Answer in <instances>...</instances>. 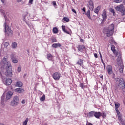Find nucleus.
Listing matches in <instances>:
<instances>
[{"label": "nucleus", "mask_w": 125, "mask_h": 125, "mask_svg": "<svg viewBox=\"0 0 125 125\" xmlns=\"http://www.w3.org/2000/svg\"><path fill=\"white\" fill-rule=\"evenodd\" d=\"M52 42H57V40H56V39L54 38L53 39H52Z\"/></svg>", "instance_id": "obj_45"}, {"label": "nucleus", "mask_w": 125, "mask_h": 125, "mask_svg": "<svg viewBox=\"0 0 125 125\" xmlns=\"http://www.w3.org/2000/svg\"><path fill=\"white\" fill-rule=\"evenodd\" d=\"M86 125H94L92 124L91 123L87 122V123H86Z\"/></svg>", "instance_id": "obj_51"}, {"label": "nucleus", "mask_w": 125, "mask_h": 125, "mask_svg": "<svg viewBox=\"0 0 125 125\" xmlns=\"http://www.w3.org/2000/svg\"><path fill=\"white\" fill-rule=\"evenodd\" d=\"M106 70L108 75H112V74H113V67H112V66L110 65H107L106 67Z\"/></svg>", "instance_id": "obj_14"}, {"label": "nucleus", "mask_w": 125, "mask_h": 125, "mask_svg": "<svg viewBox=\"0 0 125 125\" xmlns=\"http://www.w3.org/2000/svg\"><path fill=\"white\" fill-rule=\"evenodd\" d=\"M33 0H29V3H30V4H33Z\"/></svg>", "instance_id": "obj_50"}, {"label": "nucleus", "mask_w": 125, "mask_h": 125, "mask_svg": "<svg viewBox=\"0 0 125 125\" xmlns=\"http://www.w3.org/2000/svg\"><path fill=\"white\" fill-rule=\"evenodd\" d=\"M21 103H22V104H25V103H26V100H22L21 101Z\"/></svg>", "instance_id": "obj_49"}, {"label": "nucleus", "mask_w": 125, "mask_h": 125, "mask_svg": "<svg viewBox=\"0 0 125 125\" xmlns=\"http://www.w3.org/2000/svg\"><path fill=\"white\" fill-rule=\"evenodd\" d=\"M0 125H4V124H0Z\"/></svg>", "instance_id": "obj_59"}, {"label": "nucleus", "mask_w": 125, "mask_h": 125, "mask_svg": "<svg viewBox=\"0 0 125 125\" xmlns=\"http://www.w3.org/2000/svg\"><path fill=\"white\" fill-rule=\"evenodd\" d=\"M119 82L118 85L116 87V89L115 90V93L116 95H125V83L123 78H117V80Z\"/></svg>", "instance_id": "obj_1"}, {"label": "nucleus", "mask_w": 125, "mask_h": 125, "mask_svg": "<svg viewBox=\"0 0 125 125\" xmlns=\"http://www.w3.org/2000/svg\"><path fill=\"white\" fill-rule=\"evenodd\" d=\"M109 11L113 14L114 15H115V10L113 8H109Z\"/></svg>", "instance_id": "obj_36"}, {"label": "nucleus", "mask_w": 125, "mask_h": 125, "mask_svg": "<svg viewBox=\"0 0 125 125\" xmlns=\"http://www.w3.org/2000/svg\"><path fill=\"white\" fill-rule=\"evenodd\" d=\"M12 47L13 48H16L17 47V44L16 42H14L12 43Z\"/></svg>", "instance_id": "obj_33"}, {"label": "nucleus", "mask_w": 125, "mask_h": 125, "mask_svg": "<svg viewBox=\"0 0 125 125\" xmlns=\"http://www.w3.org/2000/svg\"><path fill=\"white\" fill-rule=\"evenodd\" d=\"M29 121V119L27 118L23 122V125H27L28 124V121Z\"/></svg>", "instance_id": "obj_34"}, {"label": "nucleus", "mask_w": 125, "mask_h": 125, "mask_svg": "<svg viewBox=\"0 0 125 125\" xmlns=\"http://www.w3.org/2000/svg\"><path fill=\"white\" fill-rule=\"evenodd\" d=\"M117 117L119 122L121 124V125H125V121L122 118V115H121V114H117Z\"/></svg>", "instance_id": "obj_12"}, {"label": "nucleus", "mask_w": 125, "mask_h": 125, "mask_svg": "<svg viewBox=\"0 0 125 125\" xmlns=\"http://www.w3.org/2000/svg\"><path fill=\"white\" fill-rule=\"evenodd\" d=\"M1 2H2V3H4L5 2V0H0Z\"/></svg>", "instance_id": "obj_55"}, {"label": "nucleus", "mask_w": 125, "mask_h": 125, "mask_svg": "<svg viewBox=\"0 0 125 125\" xmlns=\"http://www.w3.org/2000/svg\"><path fill=\"white\" fill-rule=\"evenodd\" d=\"M8 45H9V42H6L4 44V47H7Z\"/></svg>", "instance_id": "obj_41"}, {"label": "nucleus", "mask_w": 125, "mask_h": 125, "mask_svg": "<svg viewBox=\"0 0 125 125\" xmlns=\"http://www.w3.org/2000/svg\"><path fill=\"white\" fill-rule=\"evenodd\" d=\"M102 64H103L104 68H105V66H106V64H105V62H104L103 61H103H102Z\"/></svg>", "instance_id": "obj_46"}, {"label": "nucleus", "mask_w": 125, "mask_h": 125, "mask_svg": "<svg viewBox=\"0 0 125 125\" xmlns=\"http://www.w3.org/2000/svg\"><path fill=\"white\" fill-rule=\"evenodd\" d=\"M94 116L96 118V119H99L101 117V113L100 112H95L94 111Z\"/></svg>", "instance_id": "obj_19"}, {"label": "nucleus", "mask_w": 125, "mask_h": 125, "mask_svg": "<svg viewBox=\"0 0 125 125\" xmlns=\"http://www.w3.org/2000/svg\"><path fill=\"white\" fill-rule=\"evenodd\" d=\"M80 86L81 87V88H82V89H84V88H85V86L83 83H81L80 84Z\"/></svg>", "instance_id": "obj_35"}, {"label": "nucleus", "mask_w": 125, "mask_h": 125, "mask_svg": "<svg viewBox=\"0 0 125 125\" xmlns=\"http://www.w3.org/2000/svg\"><path fill=\"white\" fill-rule=\"evenodd\" d=\"M102 16L103 17V20L102 21V23H104L106 20H107V11L106 10H104L102 14Z\"/></svg>", "instance_id": "obj_8"}, {"label": "nucleus", "mask_w": 125, "mask_h": 125, "mask_svg": "<svg viewBox=\"0 0 125 125\" xmlns=\"http://www.w3.org/2000/svg\"><path fill=\"white\" fill-rule=\"evenodd\" d=\"M87 7H88L89 9L91 10V11H92V10H93L94 9V3H93V1H89L87 4Z\"/></svg>", "instance_id": "obj_10"}, {"label": "nucleus", "mask_w": 125, "mask_h": 125, "mask_svg": "<svg viewBox=\"0 0 125 125\" xmlns=\"http://www.w3.org/2000/svg\"><path fill=\"white\" fill-rule=\"evenodd\" d=\"M21 67L20 66L18 67L17 71L18 72H21Z\"/></svg>", "instance_id": "obj_44"}, {"label": "nucleus", "mask_w": 125, "mask_h": 125, "mask_svg": "<svg viewBox=\"0 0 125 125\" xmlns=\"http://www.w3.org/2000/svg\"><path fill=\"white\" fill-rule=\"evenodd\" d=\"M22 0H18L17 2H21V1H22Z\"/></svg>", "instance_id": "obj_57"}, {"label": "nucleus", "mask_w": 125, "mask_h": 125, "mask_svg": "<svg viewBox=\"0 0 125 125\" xmlns=\"http://www.w3.org/2000/svg\"><path fill=\"white\" fill-rule=\"evenodd\" d=\"M10 97H11V95L9 94V92H8L6 96V99L7 100H8V99H10Z\"/></svg>", "instance_id": "obj_39"}, {"label": "nucleus", "mask_w": 125, "mask_h": 125, "mask_svg": "<svg viewBox=\"0 0 125 125\" xmlns=\"http://www.w3.org/2000/svg\"><path fill=\"white\" fill-rule=\"evenodd\" d=\"M80 42H83V43H84V39L81 38Z\"/></svg>", "instance_id": "obj_43"}, {"label": "nucleus", "mask_w": 125, "mask_h": 125, "mask_svg": "<svg viewBox=\"0 0 125 125\" xmlns=\"http://www.w3.org/2000/svg\"><path fill=\"white\" fill-rule=\"evenodd\" d=\"M52 46L54 48H57V47H60L61 44H60V43H54L52 45Z\"/></svg>", "instance_id": "obj_25"}, {"label": "nucleus", "mask_w": 125, "mask_h": 125, "mask_svg": "<svg viewBox=\"0 0 125 125\" xmlns=\"http://www.w3.org/2000/svg\"><path fill=\"white\" fill-rule=\"evenodd\" d=\"M116 10L117 11H119L120 12H121L122 14L123 15H125V7L123 4H121L120 5H118L115 7Z\"/></svg>", "instance_id": "obj_5"}, {"label": "nucleus", "mask_w": 125, "mask_h": 125, "mask_svg": "<svg viewBox=\"0 0 125 125\" xmlns=\"http://www.w3.org/2000/svg\"><path fill=\"white\" fill-rule=\"evenodd\" d=\"M122 1H123V0H114V2H116V3H120Z\"/></svg>", "instance_id": "obj_40"}, {"label": "nucleus", "mask_w": 125, "mask_h": 125, "mask_svg": "<svg viewBox=\"0 0 125 125\" xmlns=\"http://www.w3.org/2000/svg\"><path fill=\"white\" fill-rule=\"evenodd\" d=\"M47 58L48 60L52 61L53 60L54 56L50 53L47 54Z\"/></svg>", "instance_id": "obj_23"}, {"label": "nucleus", "mask_w": 125, "mask_h": 125, "mask_svg": "<svg viewBox=\"0 0 125 125\" xmlns=\"http://www.w3.org/2000/svg\"><path fill=\"white\" fill-rule=\"evenodd\" d=\"M117 62L118 66H121V64H123L122 62V54L120 53H118V55L117 56Z\"/></svg>", "instance_id": "obj_9"}, {"label": "nucleus", "mask_w": 125, "mask_h": 125, "mask_svg": "<svg viewBox=\"0 0 125 125\" xmlns=\"http://www.w3.org/2000/svg\"><path fill=\"white\" fill-rule=\"evenodd\" d=\"M123 4L125 5V0H123Z\"/></svg>", "instance_id": "obj_58"}, {"label": "nucleus", "mask_w": 125, "mask_h": 125, "mask_svg": "<svg viewBox=\"0 0 125 125\" xmlns=\"http://www.w3.org/2000/svg\"><path fill=\"white\" fill-rule=\"evenodd\" d=\"M99 54L100 56L101 60V61H103V59H102V55H101V53L99 52Z\"/></svg>", "instance_id": "obj_48"}, {"label": "nucleus", "mask_w": 125, "mask_h": 125, "mask_svg": "<svg viewBox=\"0 0 125 125\" xmlns=\"http://www.w3.org/2000/svg\"><path fill=\"white\" fill-rule=\"evenodd\" d=\"M94 111H92L89 112L87 114V118H92V117H94Z\"/></svg>", "instance_id": "obj_20"}, {"label": "nucleus", "mask_w": 125, "mask_h": 125, "mask_svg": "<svg viewBox=\"0 0 125 125\" xmlns=\"http://www.w3.org/2000/svg\"><path fill=\"white\" fill-rule=\"evenodd\" d=\"M120 68H119V72L120 73H122L124 71V64H121V65H118Z\"/></svg>", "instance_id": "obj_26"}, {"label": "nucleus", "mask_w": 125, "mask_h": 125, "mask_svg": "<svg viewBox=\"0 0 125 125\" xmlns=\"http://www.w3.org/2000/svg\"><path fill=\"white\" fill-rule=\"evenodd\" d=\"M4 27L5 29L4 32L6 36H10V35H12L13 31L11 29L9 28V26L7 25L6 22L4 24Z\"/></svg>", "instance_id": "obj_3"}, {"label": "nucleus", "mask_w": 125, "mask_h": 125, "mask_svg": "<svg viewBox=\"0 0 125 125\" xmlns=\"http://www.w3.org/2000/svg\"><path fill=\"white\" fill-rule=\"evenodd\" d=\"M53 33L54 34H57L58 33V29L57 27H54L53 29Z\"/></svg>", "instance_id": "obj_28"}, {"label": "nucleus", "mask_w": 125, "mask_h": 125, "mask_svg": "<svg viewBox=\"0 0 125 125\" xmlns=\"http://www.w3.org/2000/svg\"><path fill=\"white\" fill-rule=\"evenodd\" d=\"M53 78L56 81H59L60 78H61V74L59 72H55L52 75Z\"/></svg>", "instance_id": "obj_7"}, {"label": "nucleus", "mask_w": 125, "mask_h": 125, "mask_svg": "<svg viewBox=\"0 0 125 125\" xmlns=\"http://www.w3.org/2000/svg\"><path fill=\"white\" fill-rule=\"evenodd\" d=\"M40 101H44L45 100V95L43 94V96L41 97L40 99Z\"/></svg>", "instance_id": "obj_30"}, {"label": "nucleus", "mask_w": 125, "mask_h": 125, "mask_svg": "<svg viewBox=\"0 0 125 125\" xmlns=\"http://www.w3.org/2000/svg\"><path fill=\"white\" fill-rule=\"evenodd\" d=\"M63 20H64V21H65L67 22H68L70 21V20L69 19V18H68L66 17L63 18Z\"/></svg>", "instance_id": "obj_38"}, {"label": "nucleus", "mask_w": 125, "mask_h": 125, "mask_svg": "<svg viewBox=\"0 0 125 125\" xmlns=\"http://www.w3.org/2000/svg\"><path fill=\"white\" fill-rule=\"evenodd\" d=\"M52 4L53 5H54V6H57V5L56 4V2L55 1H53Z\"/></svg>", "instance_id": "obj_42"}, {"label": "nucleus", "mask_w": 125, "mask_h": 125, "mask_svg": "<svg viewBox=\"0 0 125 125\" xmlns=\"http://www.w3.org/2000/svg\"><path fill=\"white\" fill-rule=\"evenodd\" d=\"M4 69H5V66L2 65V63H0V76L1 79H3V76H2V73L4 72Z\"/></svg>", "instance_id": "obj_11"}, {"label": "nucleus", "mask_w": 125, "mask_h": 125, "mask_svg": "<svg viewBox=\"0 0 125 125\" xmlns=\"http://www.w3.org/2000/svg\"><path fill=\"white\" fill-rule=\"evenodd\" d=\"M12 83V80L10 78H8L4 82V84L5 85H10Z\"/></svg>", "instance_id": "obj_17"}, {"label": "nucleus", "mask_w": 125, "mask_h": 125, "mask_svg": "<svg viewBox=\"0 0 125 125\" xmlns=\"http://www.w3.org/2000/svg\"><path fill=\"white\" fill-rule=\"evenodd\" d=\"M1 102L2 106L3 107V106H4V96L1 97Z\"/></svg>", "instance_id": "obj_32"}, {"label": "nucleus", "mask_w": 125, "mask_h": 125, "mask_svg": "<svg viewBox=\"0 0 125 125\" xmlns=\"http://www.w3.org/2000/svg\"><path fill=\"white\" fill-rule=\"evenodd\" d=\"M111 50H112L113 54L115 56H118V55H119V52L116 50V47L113 45H112L111 47Z\"/></svg>", "instance_id": "obj_13"}, {"label": "nucleus", "mask_w": 125, "mask_h": 125, "mask_svg": "<svg viewBox=\"0 0 125 125\" xmlns=\"http://www.w3.org/2000/svg\"><path fill=\"white\" fill-rule=\"evenodd\" d=\"M106 116H107V114L105 113V112L103 111L102 114H101V116L102 117V118H104V119H105Z\"/></svg>", "instance_id": "obj_31"}, {"label": "nucleus", "mask_w": 125, "mask_h": 125, "mask_svg": "<svg viewBox=\"0 0 125 125\" xmlns=\"http://www.w3.org/2000/svg\"><path fill=\"white\" fill-rule=\"evenodd\" d=\"M78 51L82 52L83 50L85 49V46L84 45H78L77 47Z\"/></svg>", "instance_id": "obj_15"}, {"label": "nucleus", "mask_w": 125, "mask_h": 125, "mask_svg": "<svg viewBox=\"0 0 125 125\" xmlns=\"http://www.w3.org/2000/svg\"><path fill=\"white\" fill-rule=\"evenodd\" d=\"M62 29L63 32H64V33H65L66 34H68V35H70V32H69V31L66 29V26L65 25H62Z\"/></svg>", "instance_id": "obj_22"}, {"label": "nucleus", "mask_w": 125, "mask_h": 125, "mask_svg": "<svg viewBox=\"0 0 125 125\" xmlns=\"http://www.w3.org/2000/svg\"><path fill=\"white\" fill-rule=\"evenodd\" d=\"M101 7L100 6H98L94 10L95 13L98 14V12H99V10H100Z\"/></svg>", "instance_id": "obj_27"}, {"label": "nucleus", "mask_w": 125, "mask_h": 125, "mask_svg": "<svg viewBox=\"0 0 125 125\" xmlns=\"http://www.w3.org/2000/svg\"><path fill=\"white\" fill-rule=\"evenodd\" d=\"M16 85L18 87H22L23 86V83L21 81H18L16 83Z\"/></svg>", "instance_id": "obj_24"}, {"label": "nucleus", "mask_w": 125, "mask_h": 125, "mask_svg": "<svg viewBox=\"0 0 125 125\" xmlns=\"http://www.w3.org/2000/svg\"><path fill=\"white\" fill-rule=\"evenodd\" d=\"M77 64L79 65V66H81V67L83 68V66H84L83 65V60L82 59H79L77 62Z\"/></svg>", "instance_id": "obj_16"}, {"label": "nucleus", "mask_w": 125, "mask_h": 125, "mask_svg": "<svg viewBox=\"0 0 125 125\" xmlns=\"http://www.w3.org/2000/svg\"><path fill=\"white\" fill-rule=\"evenodd\" d=\"M5 76L12 77V68L11 64L9 63V65L6 67V71L5 72Z\"/></svg>", "instance_id": "obj_4"}, {"label": "nucleus", "mask_w": 125, "mask_h": 125, "mask_svg": "<svg viewBox=\"0 0 125 125\" xmlns=\"http://www.w3.org/2000/svg\"><path fill=\"white\" fill-rule=\"evenodd\" d=\"M12 59L13 63H14V64H16V63H18V61H17V60L14 59L13 58H12Z\"/></svg>", "instance_id": "obj_37"}, {"label": "nucleus", "mask_w": 125, "mask_h": 125, "mask_svg": "<svg viewBox=\"0 0 125 125\" xmlns=\"http://www.w3.org/2000/svg\"><path fill=\"white\" fill-rule=\"evenodd\" d=\"M115 111L117 114V115H119L120 114H121V113L120 112V111H119V107H120V104H119V103H117L115 104Z\"/></svg>", "instance_id": "obj_18"}, {"label": "nucleus", "mask_w": 125, "mask_h": 125, "mask_svg": "<svg viewBox=\"0 0 125 125\" xmlns=\"http://www.w3.org/2000/svg\"><path fill=\"white\" fill-rule=\"evenodd\" d=\"M94 57H95V58H97V57H98V56L97 55V54L96 53H95Z\"/></svg>", "instance_id": "obj_53"}, {"label": "nucleus", "mask_w": 125, "mask_h": 125, "mask_svg": "<svg viewBox=\"0 0 125 125\" xmlns=\"http://www.w3.org/2000/svg\"><path fill=\"white\" fill-rule=\"evenodd\" d=\"M115 29V25L114 24H111L105 29V34L107 37H111L114 34V29Z\"/></svg>", "instance_id": "obj_2"}, {"label": "nucleus", "mask_w": 125, "mask_h": 125, "mask_svg": "<svg viewBox=\"0 0 125 125\" xmlns=\"http://www.w3.org/2000/svg\"><path fill=\"white\" fill-rule=\"evenodd\" d=\"M86 15L88 17V18H89V19H91V17H90V10H88Z\"/></svg>", "instance_id": "obj_29"}, {"label": "nucleus", "mask_w": 125, "mask_h": 125, "mask_svg": "<svg viewBox=\"0 0 125 125\" xmlns=\"http://www.w3.org/2000/svg\"><path fill=\"white\" fill-rule=\"evenodd\" d=\"M82 10L83 11H84V12H85V8H82Z\"/></svg>", "instance_id": "obj_54"}, {"label": "nucleus", "mask_w": 125, "mask_h": 125, "mask_svg": "<svg viewBox=\"0 0 125 125\" xmlns=\"http://www.w3.org/2000/svg\"><path fill=\"white\" fill-rule=\"evenodd\" d=\"M72 12H74V13H75V14H77V11L74 9H72Z\"/></svg>", "instance_id": "obj_47"}, {"label": "nucleus", "mask_w": 125, "mask_h": 125, "mask_svg": "<svg viewBox=\"0 0 125 125\" xmlns=\"http://www.w3.org/2000/svg\"><path fill=\"white\" fill-rule=\"evenodd\" d=\"M16 92H18V93H23L25 90L24 89H22L21 88H17L15 89Z\"/></svg>", "instance_id": "obj_21"}, {"label": "nucleus", "mask_w": 125, "mask_h": 125, "mask_svg": "<svg viewBox=\"0 0 125 125\" xmlns=\"http://www.w3.org/2000/svg\"><path fill=\"white\" fill-rule=\"evenodd\" d=\"M19 102V98L18 97H14L13 100L11 102V106L13 107H16L18 105Z\"/></svg>", "instance_id": "obj_6"}, {"label": "nucleus", "mask_w": 125, "mask_h": 125, "mask_svg": "<svg viewBox=\"0 0 125 125\" xmlns=\"http://www.w3.org/2000/svg\"><path fill=\"white\" fill-rule=\"evenodd\" d=\"M3 60H4L5 61H7V59L5 57L3 58Z\"/></svg>", "instance_id": "obj_56"}, {"label": "nucleus", "mask_w": 125, "mask_h": 125, "mask_svg": "<svg viewBox=\"0 0 125 125\" xmlns=\"http://www.w3.org/2000/svg\"><path fill=\"white\" fill-rule=\"evenodd\" d=\"M99 77L101 79H102V80H103V75H99Z\"/></svg>", "instance_id": "obj_52"}]
</instances>
